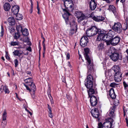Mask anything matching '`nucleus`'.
Here are the masks:
<instances>
[{"label":"nucleus","mask_w":128,"mask_h":128,"mask_svg":"<svg viewBox=\"0 0 128 128\" xmlns=\"http://www.w3.org/2000/svg\"><path fill=\"white\" fill-rule=\"evenodd\" d=\"M27 50L29 51L30 52L31 51V48L30 46H28L26 49Z\"/></svg>","instance_id":"obj_50"},{"label":"nucleus","mask_w":128,"mask_h":128,"mask_svg":"<svg viewBox=\"0 0 128 128\" xmlns=\"http://www.w3.org/2000/svg\"><path fill=\"white\" fill-rule=\"evenodd\" d=\"M47 94H50V87H49L47 90Z\"/></svg>","instance_id":"obj_49"},{"label":"nucleus","mask_w":128,"mask_h":128,"mask_svg":"<svg viewBox=\"0 0 128 128\" xmlns=\"http://www.w3.org/2000/svg\"><path fill=\"white\" fill-rule=\"evenodd\" d=\"M76 16L78 18V22L84 20L86 18L84 14L82 12H76Z\"/></svg>","instance_id":"obj_9"},{"label":"nucleus","mask_w":128,"mask_h":128,"mask_svg":"<svg viewBox=\"0 0 128 128\" xmlns=\"http://www.w3.org/2000/svg\"><path fill=\"white\" fill-rule=\"evenodd\" d=\"M98 48L99 50H102L104 49V44L102 43L98 45Z\"/></svg>","instance_id":"obj_34"},{"label":"nucleus","mask_w":128,"mask_h":128,"mask_svg":"<svg viewBox=\"0 0 128 128\" xmlns=\"http://www.w3.org/2000/svg\"><path fill=\"white\" fill-rule=\"evenodd\" d=\"M4 30L2 26H1V31L0 32V36H2L4 35Z\"/></svg>","instance_id":"obj_43"},{"label":"nucleus","mask_w":128,"mask_h":128,"mask_svg":"<svg viewBox=\"0 0 128 128\" xmlns=\"http://www.w3.org/2000/svg\"><path fill=\"white\" fill-rule=\"evenodd\" d=\"M32 86V88H30L31 90L29 91L30 92L32 98L34 99L36 97L35 93L36 90V86L34 85V86Z\"/></svg>","instance_id":"obj_21"},{"label":"nucleus","mask_w":128,"mask_h":128,"mask_svg":"<svg viewBox=\"0 0 128 128\" xmlns=\"http://www.w3.org/2000/svg\"><path fill=\"white\" fill-rule=\"evenodd\" d=\"M64 5L65 7L66 8L65 9L62 8L63 11L64 12V14L66 13V12H68L70 14V15L68 16V18L70 16V14L67 11V9L68 8H70L71 9L73 8L74 4L72 0H65L64 1Z\"/></svg>","instance_id":"obj_4"},{"label":"nucleus","mask_w":128,"mask_h":128,"mask_svg":"<svg viewBox=\"0 0 128 128\" xmlns=\"http://www.w3.org/2000/svg\"><path fill=\"white\" fill-rule=\"evenodd\" d=\"M92 31L93 36L96 35L97 33L99 34V32L101 31L100 30L98 29L95 26H92L91 27Z\"/></svg>","instance_id":"obj_16"},{"label":"nucleus","mask_w":128,"mask_h":128,"mask_svg":"<svg viewBox=\"0 0 128 128\" xmlns=\"http://www.w3.org/2000/svg\"><path fill=\"white\" fill-rule=\"evenodd\" d=\"M126 52L128 56V50L127 49L126 50Z\"/></svg>","instance_id":"obj_64"},{"label":"nucleus","mask_w":128,"mask_h":128,"mask_svg":"<svg viewBox=\"0 0 128 128\" xmlns=\"http://www.w3.org/2000/svg\"><path fill=\"white\" fill-rule=\"evenodd\" d=\"M123 84L124 87V90L127 89V88H128V84L124 81L123 82Z\"/></svg>","instance_id":"obj_37"},{"label":"nucleus","mask_w":128,"mask_h":128,"mask_svg":"<svg viewBox=\"0 0 128 128\" xmlns=\"http://www.w3.org/2000/svg\"><path fill=\"white\" fill-rule=\"evenodd\" d=\"M119 56H110V59L114 62L117 61L119 59L120 60H121L122 59V56H120V58H119Z\"/></svg>","instance_id":"obj_30"},{"label":"nucleus","mask_w":128,"mask_h":128,"mask_svg":"<svg viewBox=\"0 0 128 128\" xmlns=\"http://www.w3.org/2000/svg\"><path fill=\"white\" fill-rule=\"evenodd\" d=\"M126 123L127 125H128V119L127 118H126Z\"/></svg>","instance_id":"obj_61"},{"label":"nucleus","mask_w":128,"mask_h":128,"mask_svg":"<svg viewBox=\"0 0 128 128\" xmlns=\"http://www.w3.org/2000/svg\"><path fill=\"white\" fill-rule=\"evenodd\" d=\"M21 32L24 36H27L28 34V30L26 28H24L22 30Z\"/></svg>","instance_id":"obj_29"},{"label":"nucleus","mask_w":128,"mask_h":128,"mask_svg":"<svg viewBox=\"0 0 128 128\" xmlns=\"http://www.w3.org/2000/svg\"><path fill=\"white\" fill-rule=\"evenodd\" d=\"M66 13L62 15V16L64 19L66 24H69L71 28V30L70 31L69 34L70 35H72L75 33L77 29V25L76 23H75L74 21L73 20L72 22H70L69 20V18L68 16L70 15V14L67 12Z\"/></svg>","instance_id":"obj_2"},{"label":"nucleus","mask_w":128,"mask_h":128,"mask_svg":"<svg viewBox=\"0 0 128 128\" xmlns=\"http://www.w3.org/2000/svg\"><path fill=\"white\" fill-rule=\"evenodd\" d=\"M43 43V45L44 49V50H45V45L44 43Z\"/></svg>","instance_id":"obj_63"},{"label":"nucleus","mask_w":128,"mask_h":128,"mask_svg":"<svg viewBox=\"0 0 128 128\" xmlns=\"http://www.w3.org/2000/svg\"><path fill=\"white\" fill-rule=\"evenodd\" d=\"M120 40V38L118 36H116L114 38H113L110 41L108 42L106 44L108 45L111 44L112 46H115L119 42Z\"/></svg>","instance_id":"obj_10"},{"label":"nucleus","mask_w":128,"mask_h":128,"mask_svg":"<svg viewBox=\"0 0 128 128\" xmlns=\"http://www.w3.org/2000/svg\"><path fill=\"white\" fill-rule=\"evenodd\" d=\"M17 14L16 18V19L19 20H22V15L18 14Z\"/></svg>","instance_id":"obj_35"},{"label":"nucleus","mask_w":128,"mask_h":128,"mask_svg":"<svg viewBox=\"0 0 128 128\" xmlns=\"http://www.w3.org/2000/svg\"><path fill=\"white\" fill-rule=\"evenodd\" d=\"M111 54L109 56H121L120 54H119L117 52H111Z\"/></svg>","instance_id":"obj_31"},{"label":"nucleus","mask_w":128,"mask_h":128,"mask_svg":"<svg viewBox=\"0 0 128 128\" xmlns=\"http://www.w3.org/2000/svg\"><path fill=\"white\" fill-rule=\"evenodd\" d=\"M86 60L88 62V70L87 74L88 76L87 78V83L85 84L86 86L88 88L91 87L93 85V82L94 80L91 74L93 73L94 70L93 68V63L91 61L89 56H84Z\"/></svg>","instance_id":"obj_1"},{"label":"nucleus","mask_w":128,"mask_h":128,"mask_svg":"<svg viewBox=\"0 0 128 128\" xmlns=\"http://www.w3.org/2000/svg\"><path fill=\"white\" fill-rule=\"evenodd\" d=\"M7 121L6 120L2 119L1 123V126L2 128H5L6 126L7 125Z\"/></svg>","instance_id":"obj_28"},{"label":"nucleus","mask_w":128,"mask_h":128,"mask_svg":"<svg viewBox=\"0 0 128 128\" xmlns=\"http://www.w3.org/2000/svg\"><path fill=\"white\" fill-rule=\"evenodd\" d=\"M5 88L4 91L5 93H9L10 92L8 87L6 86H5Z\"/></svg>","instance_id":"obj_45"},{"label":"nucleus","mask_w":128,"mask_h":128,"mask_svg":"<svg viewBox=\"0 0 128 128\" xmlns=\"http://www.w3.org/2000/svg\"><path fill=\"white\" fill-rule=\"evenodd\" d=\"M110 11H112L115 15L116 14V10L115 7L113 5H110L108 9Z\"/></svg>","instance_id":"obj_26"},{"label":"nucleus","mask_w":128,"mask_h":128,"mask_svg":"<svg viewBox=\"0 0 128 128\" xmlns=\"http://www.w3.org/2000/svg\"><path fill=\"white\" fill-rule=\"evenodd\" d=\"M116 67V70L114 74V78L115 81L118 82L121 81L122 79V73L120 72V67L118 66Z\"/></svg>","instance_id":"obj_5"},{"label":"nucleus","mask_w":128,"mask_h":128,"mask_svg":"<svg viewBox=\"0 0 128 128\" xmlns=\"http://www.w3.org/2000/svg\"><path fill=\"white\" fill-rule=\"evenodd\" d=\"M85 52L84 54L85 56H88V54L89 53V49L88 48H86L84 49Z\"/></svg>","instance_id":"obj_36"},{"label":"nucleus","mask_w":128,"mask_h":128,"mask_svg":"<svg viewBox=\"0 0 128 128\" xmlns=\"http://www.w3.org/2000/svg\"><path fill=\"white\" fill-rule=\"evenodd\" d=\"M16 30L18 32L20 30L21 32L22 30V27L20 25L17 26H16Z\"/></svg>","instance_id":"obj_39"},{"label":"nucleus","mask_w":128,"mask_h":128,"mask_svg":"<svg viewBox=\"0 0 128 128\" xmlns=\"http://www.w3.org/2000/svg\"><path fill=\"white\" fill-rule=\"evenodd\" d=\"M0 89V91L1 92H3L5 90V87L3 85H2L1 86Z\"/></svg>","instance_id":"obj_47"},{"label":"nucleus","mask_w":128,"mask_h":128,"mask_svg":"<svg viewBox=\"0 0 128 128\" xmlns=\"http://www.w3.org/2000/svg\"><path fill=\"white\" fill-rule=\"evenodd\" d=\"M116 66H114L112 67V70L108 72V75L110 76H111L112 75H114L116 72Z\"/></svg>","instance_id":"obj_20"},{"label":"nucleus","mask_w":128,"mask_h":128,"mask_svg":"<svg viewBox=\"0 0 128 128\" xmlns=\"http://www.w3.org/2000/svg\"><path fill=\"white\" fill-rule=\"evenodd\" d=\"M66 97L69 101H71L72 100V97L69 94L67 93L66 94Z\"/></svg>","instance_id":"obj_40"},{"label":"nucleus","mask_w":128,"mask_h":128,"mask_svg":"<svg viewBox=\"0 0 128 128\" xmlns=\"http://www.w3.org/2000/svg\"><path fill=\"white\" fill-rule=\"evenodd\" d=\"M31 8H33V2H31Z\"/></svg>","instance_id":"obj_59"},{"label":"nucleus","mask_w":128,"mask_h":128,"mask_svg":"<svg viewBox=\"0 0 128 128\" xmlns=\"http://www.w3.org/2000/svg\"><path fill=\"white\" fill-rule=\"evenodd\" d=\"M9 31L12 33L14 31V28L13 27H9Z\"/></svg>","instance_id":"obj_42"},{"label":"nucleus","mask_w":128,"mask_h":128,"mask_svg":"<svg viewBox=\"0 0 128 128\" xmlns=\"http://www.w3.org/2000/svg\"><path fill=\"white\" fill-rule=\"evenodd\" d=\"M14 63L15 67H16L18 64V61L17 59H16L14 60Z\"/></svg>","instance_id":"obj_44"},{"label":"nucleus","mask_w":128,"mask_h":128,"mask_svg":"<svg viewBox=\"0 0 128 128\" xmlns=\"http://www.w3.org/2000/svg\"><path fill=\"white\" fill-rule=\"evenodd\" d=\"M65 54H66V56H70V55L69 53H68L66 52L65 53Z\"/></svg>","instance_id":"obj_58"},{"label":"nucleus","mask_w":128,"mask_h":128,"mask_svg":"<svg viewBox=\"0 0 128 128\" xmlns=\"http://www.w3.org/2000/svg\"><path fill=\"white\" fill-rule=\"evenodd\" d=\"M33 10V8H31L30 9V12L31 14Z\"/></svg>","instance_id":"obj_55"},{"label":"nucleus","mask_w":128,"mask_h":128,"mask_svg":"<svg viewBox=\"0 0 128 128\" xmlns=\"http://www.w3.org/2000/svg\"><path fill=\"white\" fill-rule=\"evenodd\" d=\"M20 36V35L18 32L16 33L15 34L14 38L16 39H18Z\"/></svg>","instance_id":"obj_41"},{"label":"nucleus","mask_w":128,"mask_h":128,"mask_svg":"<svg viewBox=\"0 0 128 128\" xmlns=\"http://www.w3.org/2000/svg\"><path fill=\"white\" fill-rule=\"evenodd\" d=\"M115 35V32L112 30H110L107 34H105V39L106 44L110 41Z\"/></svg>","instance_id":"obj_7"},{"label":"nucleus","mask_w":128,"mask_h":128,"mask_svg":"<svg viewBox=\"0 0 128 128\" xmlns=\"http://www.w3.org/2000/svg\"><path fill=\"white\" fill-rule=\"evenodd\" d=\"M49 116L51 118H52L53 117V114L52 112L51 111L50 112H48Z\"/></svg>","instance_id":"obj_48"},{"label":"nucleus","mask_w":128,"mask_h":128,"mask_svg":"<svg viewBox=\"0 0 128 128\" xmlns=\"http://www.w3.org/2000/svg\"><path fill=\"white\" fill-rule=\"evenodd\" d=\"M37 10H38V11H39L40 10V9L39 8L38 2H37Z\"/></svg>","instance_id":"obj_53"},{"label":"nucleus","mask_w":128,"mask_h":128,"mask_svg":"<svg viewBox=\"0 0 128 128\" xmlns=\"http://www.w3.org/2000/svg\"><path fill=\"white\" fill-rule=\"evenodd\" d=\"M88 42L87 37L86 36H83L80 40V45L82 47H84L86 45Z\"/></svg>","instance_id":"obj_12"},{"label":"nucleus","mask_w":128,"mask_h":128,"mask_svg":"<svg viewBox=\"0 0 128 128\" xmlns=\"http://www.w3.org/2000/svg\"><path fill=\"white\" fill-rule=\"evenodd\" d=\"M93 85L91 87H90L89 88H88L87 86H86L88 89V94L89 95V97H91V96H92V94H94L95 93V91L94 89L92 88L93 87Z\"/></svg>","instance_id":"obj_19"},{"label":"nucleus","mask_w":128,"mask_h":128,"mask_svg":"<svg viewBox=\"0 0 128 128\" xmlns=\"http://www.w3.org/2000/svg\"><path fill=\"white\" fill-rule=\"evenodd\" d=\"M14 55L18 56H20L21 55L22 52L18 50H16L13 52Z\"/></svg>","instance_id":"obj_33"},{"label":"nucleus","mask_w":128,"mask_h":128,"mask_svg":"<svg viewBox=\"0 0 128 128\" xmlns=\"http://www.w3.org/2000/svg\"><path fill=\"white\" fill-rule=\"evenodd\" d=\"M102 0L106 1L108 3L110 4V0Z\"/></svg>","instance_id":"obj_51"},{"label":"nucleus","mask_w":128,"mask_h":128,"mask_svg":"<svg viewBox=\"0 0 128 128\" xmlns=\"http://www.w3.org/2000/svg\"><path fill=\"white\" fill-rule=\"evenodd\" d=\"M112 29L118 33H120L122 30V25L119 22L114 23L112 27Z\"/></svg>","instance_id":"obj_8"},{"label":"nucleus","mask_w":128,"mask_h":128,"mask_svg":"<svg viewBox=\"0 0 128 128\" xmlns=\"http://www.w3.org/2000/svg\"><path fill=\"white\" fill-rule=\"evenodd\" d=\"M7 117V113L6 110H4L2 114V119L6 120Z\"/></svg>","instance_id":"obj_32"},{"label":"nucleus","mask_w":128,"mask_h":128,"mask_svg":"<svg viewBox=\"0 0 128 128\" xmlns=\"http://www.w3.org/2000/svg\"><path fill=\"white\" fill-rule=\"evenodd\" d=\"M117 84L114 82L111 83L110 85V87L114 88L116 86Z\"/></svg>","instance_id":"obj_46"},{"label":"nucleus","mask_w":128,"mask_h":128,"mask_svg":"<svg viewBox=\"0 0 128 128\" xmlns=\"http://www.w3.org/2000/svg\"><path fill=\"white\" fill-rule=\"evenodd\" d=\"M90 102L91 106H95L97 104L98 101L96 97L93 95L90 97Z\"/></svg>","instance_id":"obj_13"},{"label":"nucleus","mask_w":128,"mask_h":128,"mask_svg":"<svg viewBox=\"0 0 128 128\" xmlns=\"http://www.w3.org/2000/svg\"><path fill=\"white\" fill-rule=\"evenodd\" d=\"M26 73L28 74L29 75H31V72H30L27 71Z\"/></svg>","instance_id":"obj_56"},{"label":"nucleus","mask_w":128,"mask_h":128,"mask_svg":"<svg viewBox=\"0 0 128 128\" xmlns=\"http://www.w3.org/2000/svg\"><path fill=\"white\" fill-rule=\"evenodd\" d=\"M48 112H50L52 111V110H51V107L48 108Z\"/></svg>","instance_id":"obj_60"},{"label":"nucleus","mask_w":128,"mask_h":128,"mask_svg":"<svg viewBox=\"0 0 128 128\" xmlns=\"http://www.w3.org/2000/svg\"><path fill=\"white\" fill-rule=\"evenodd\" d=\"M91 113L92 116L95 118H98L99 116V114L98 110L96 108L92 110Z\"/></svg>","instance_id":"obj_14"},{"label":"nucleus","mask_w":128,"mask_h":128,"mask_svg":"<svg viewBox=\"0 0 128 128\" xmlns=\"http://www.w3.org/2000/svg\"><path fill=\"white\" fill-rule=\"evenodd\" d=\"M90 9L93 10L96 8L97 4L95 0H91L90 2Z\"/></svg>","instance_id":"obj_15"},{"label":"nucleus","mask_w":128,"mask_h":128,"mask_svg":"<svg viewBox=\"0 0 128 128\" xmlns=\"http://www.w3.org/2000/svg\"><path fill=\"white\" fill-rule=\"evenodd\" d=\"M91 28L88 29L86 31V33L88 37L92 36H93Z\"/></svg>","instance_id":"obj_27"},{"label":"nucleus","mask_w":128,"mask_h":128,"mask_svg":"<svg viewBox=\"0 0 128 128\" xmlns=\"http://www.w3.org/2000/svg\"><path fill=\"white\" fill-rule=\"evenodd\" d=\"M50 98V101H51V103H52V96H50V98Z\"/></svg>","instance_id":"obj_62"},{"label":"nucleus","mask_w":128,"mask_h":128,"mask_svg":"<svg viewBox=\"0 0 128 128\" xmlns=\"http://www.w3.org/2000/svg\"><path fill=\"white\" fill-rule=\"evenodd\" d=\"M104 31V32L103 31H101L100 32H99L100 34L98 36L96 39V40L98 41H102L103 40L106 42V40L105 39V33Z\"/></svg>","instance_id":"obj_11"},{"label":"nucleus","mask_w":128,"mask_h":128,"mask_svg":"<svg viewBox=\"0 0 128 128\" xmlns=\"http://www.w3.org/2000/svg\"><path fill=\"white\" fill-rule=\"evenodd\" d=\"M68 66L70 68L71 67V66L70 64V62H68Z\"/></svg>","instance_id":"obj_54"},{"label":"nucleus","mask_w":128,"mask_h":128,"mask_svg":"<svg viewBox=\"0 0 128 128\" xmlns=\"http://www.w3.org/2000/svg\"><path fill=\"white\" fill-rule=\"evenodd\" d=\"M18 41L12 42H10V44L11 46H14L18 45Z\"/></svg>","instance_id":"obj_38"},{"label":"nucleus","mask_w":128,"mask_h":128,"mask_svg":"<svg viewBox=\"0 0 128 128\" xmlns=\"http://www.w3.org/2000/svg\"><path fill=\"white\" fill-rule=\"evenodd\" d=\"M93 18L96 21L98 22L103 21L104 19V18L102 16L97 17L94 16Z\"/></svg>","instance_id":"obj_23"},{"label":"nucleus","mask_w":128,"mask_h":128,"mask_svg":"<svg viewBox=\"0 0 128 128\" xmlns=\"http://www.w3.org/2000/svg\"><path fill=\"white\" fill-rule=\"evenodd\" d=\"M24 81L26 84H24V85L26 87L27 90L29 91L31 90L30 88H32L34 85L35 86L34 84L33 83L32 78H31L25 80Z\"/></svg>","instance_id":"obj_6"},{"label":"nucleus","mask_w":128,"mask_h":128,"mask_svg":"<svg viewBox=\"0 0 128 128\" xmlns=\"http://www.w3.org/2000/svg\"><path fill=\"white\" fill-rule=\"evenodd\" d=\"M9 24L11 26H13L15 24V20L14 18L11 17L9 18L8 20Z\"/></svg>","instance_id":"obj_24"},{"label":"nucleus","mask_w":128,"mask_h":128,"mask_svg":"<svg viewBox=\"0 0 128 128\" xmlns=\"http://www.w3.org/2000/svg\"><path fill=\"white\" fill-rule=\"evenodd\" d=\"M10 6L8 2H6L5 3L4 6V10L7 11L10 10Z\"/></svg>","instance_id":"obj_25"},{"label":"nucleus","mask_w":128,"mask_h":128,"mask_svg":"<svg viewBox=\"0 0 128 128\" xmlns=\"http://www.w3.org/2000/svg\"><path fill=\"white\" fill-rule=\"evenodd\" d=\"M6 57V59L8 60H9L10 59V56H5Z\"/></svg>","instance_id":"obj_57"},{"label":"nucleus","mask_w":128,"mask_h":128,"mask_svg":"<svg viewBox=\"0 0 128 128\" xmlns=\"http://www.w3.org/2000/svg\"><path fill=\"white\" fill-rule=\"evenodd\" d=\"M116 108V106H114L111 107L109 111V116L113 118L115 116V114L114 113L115 109Z\"/></svg>","instance_id":"obj_17"},{"label":"nucleus","mask_w":128,"mask_h":128,"mask_svg":"<svg viewBox=\"0 0 128 128\" xmlns=\"http://www.w3.org/2000/svg\"><path fill=\"white\" fill-rule=\"evenodd\" d=\"M113 122L114 120L112 118H108V120L105 122L103 124L101 122L98 123V128H111Z\"/></svg>","instance_id":"obj_3"},{"label":"nucleus","mask_w":128,"mask_h":128,"mask_svg":"<svg viewBox=\"0 0 128 128\" xmlns=\"http://www.w3.org/2000/svg\"><path fill=\"white\" fill-rule=\"evenodd\" d=\"M124 24L125 26V27L124 28L123 30H126L127 29V26L126 24Z\"/></svg>","instance_id":"obj_52"},{"label":"nucleus","mask_w":128,"mask_h":128,"mask_svg":"<svg viewBox=\"0 0 128 128\" xmlns=\"http://www.w3.org/2000/svg\"><path fill=\"white\" fill-rule=\"evenodd\" d=\"M19 10V7L17 5H15L12 7V12L14 14L16 15L18 12Z\"/></svg>","instance_id":"obj_18"},{"label":"nucleus","mask_w":128,"mask_h":128,"mask_svg":"<svg viewBox=\"0 0 128 128\" xmlns=\"http://www.w3.org/2000/svg\"><path fill=\"white\" fill-rule=\"evenodd\" d=\"M109 95L110 97L112 99L115 98L116 95L115 93L114 90L113 88H111L109 90Z\"/></svg>","instance_id":"obj_22"}]
</instances>
